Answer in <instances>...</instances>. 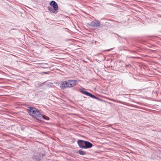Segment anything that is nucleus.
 Wrapping results in <instances>:
<instances>
[{"instance_id":"f257e3e1","label":"nucleus","mask_w":161,"mask_h":161,"mask_svg":"<svg viewBox=\"0 0 161 161\" xmlns=\"http://www.w3.org/2000/svg\"><path fill=\"white\" fill-rule=\"evenodd\" d=\"M76 82L75 80H73L63 81L60 84V87L63 89L72 87L75 85Z\"/></svg>"},{"instance_id":"f03ea898","label":"nucleus","mask_w":161,"mask_h":161,"mask_svg":"<svg viewBox=\"0 0 161 161\" xmlns=\"http://www.w3.org/2000/svg\"><path fill=\"white\" fill-rule=\"evenodd\" d=\"M28 112L30 115L38 119L40 117V112L39 110L33 107H29L28 109Z\"/></svg>"},{"instance_id":"7ed1b4c3","label":"nucleus","mask_w":161,"mask_h":161,"mask_svg":"<svg viewBox=\"0 0 161 161\" xmlns=\"http://www.w3.org/2000/svg\"><path fill=\"white\" fill-rule=\"evenodd\" d=\"M100 22L97 19L92 21L90 23H88V25L91 27H97L100 25Z\"/></svg>"},{"instance_id":"20e7f679","label":"nucleus","mask_w":161,"mask_h":161,"mask_svg":"<svg viewBox=\"0 0 161 161\" xmlns=\"http://www.w3.org/2000/svg\"><path fill=\"white\" fill-rule=\"evenodd\" d=\"M85 142L86 141L83 140H79L77 141V143L79 146L80 148L84 149Z\"/></svg>"},{"instance_id":"39448f33","label":"nucleus","mask_w":161,"mask_h":161,"mask_svg":"<svg viewBox=\"0 0 161 161\" xmlns=\"http://www.w3.org/2000/svg\"><path fill=\"white\" fill-rule=\"evenodd\" d=\"M50 5L51 6H53V10H57L58 8V5L57 3L54 1H51L50 3Z\"/></svg>"},{"instance_id":"423d86ee","label":"nucleus","mask_w":161,"mask_h":161,"mask_svg":"<svg viewBox=\"0 0 161 161\" xmlns=\"http://www.w3.org/2000/svg\"><path fill=\"white\" fill-rule=\"evenodd\" d=\"M82 92L83 93L86 95L92 98L98 99V98L97 97H96L94 95L91 94L90 93L88 92H87L83 91Z\"/></svg>"},{"instance_id":"0eeeda50","label":"nucleus","mask_w":161,"mask_h":161,"mask_svg":"<svg viewBox=\"0 0 161 161\" xmlns=\"http://www.w3.org/2000/svg\"><path fill=\"white\" fill-rule=\"evenodd\" d=\"M92 146L93 145L92 143L88 141H86L84 149L90 148L92 147Z\"/></svg>"},{"instance_id":"6e6552de","label":"nucleus","mask_w":161,"mask_h":161,"mask_svg":"<svg viewBox=\"0 0 161 161\" xmlns=\"http://www.w3.org/2000/svg\"><path fill=\"white\" fill-rule=\"evenodd\" d=\"M40 118H39L38 120H41L42 119H44L47 120L49 119V118L48 117H47L46 115L41 114V113H40Z\"/></svg>"},{"instance_id":"1a4fd4ad","label":"nucleus","mask_w":161,"mask_h":161,"mask_svg":"<svg viewBox=\"0 0 161 161\" xmlns=\"http://www.w3.org/2000/svg\"><path fill=\"white\" fill-rule=\"evenodd\" d=\"M41 157V154L40 153H36L34 154V158L35 159H36L37 160H40Z\"/></svg>"},{"instance_id":"9d476101","label":"nucleus","mask_w":161,"mask_h":161,"mask_svg":"<svg viewBox=\"0 0 161 161\" xmlns=\"http://www.w3.org/2000/svg\"><path fill=\"white\" fill-rule=\"evenodd\" d=\"M78 153L82 155H85L86 154V151H83L81 149L79 150Z\"/></svg>"},{"instance_id":"9b49d317","label":"nucleus","mask_w":161,"mask_h":161,"mask_svg":"<svg viewBox=\"0 0 161 161\" xmlns=\"http://www.w3.org/2000/svg\"><path fill=\"white\" fill-rule=\"evenodd\" d=\"M47 9L48 11H50L51 12H52V13H54L53 9L50 6L47 7Z\"/></svg>"},{"instance_id":"f8f14e48","label":"nucleus","mask_w":161,"mask_h":161,"mask_svg":"<svg viewBox=\"0 0 161 161\" xmlns=\"http://www.w3.org/2000/svg\"><path fill=\"white\" fill-rule=\"evenodd\" d=\"M47 64H44L43 65V67L44 68H48V67L47 66Z\"/></svg>"},{"instance_id":"ddd939ff","label":"nucleus","mask_w":161,"mask_h":161,"mask_svg":"<svg viewBox=\"0 0 161 161\" xmlns=\"http://www.w3.org/2000/svg\"><path fill=\"white\" fill-rule=\"evenodd\" d=\"M43 73L44 74H47V73L46 72H43Z\"/></svg>"},{"instance_id":"4468645a","label":"nucleus","mask_w":161,"mask_h":161,"mask_svg":"<svg viewBox=\"0 0 161 161\" xmlns=\"http://www.w3.org/2000/svg\"><path fill=\"white\" fill-rule=\"evenodd\" d=\"M43 156H44V155L43 154H42V157Z\"/></svg>"}]
</instances>
